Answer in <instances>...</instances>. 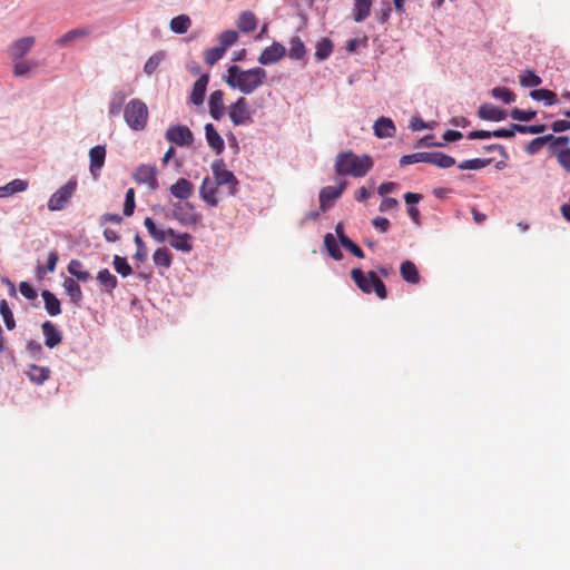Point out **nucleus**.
<instances>
[{
	"label": "nucleus",
	"mask_w": 570,
	"mask_h": 570,
	"mask_svg": "<svg viewBox=\"0 0 570 570\" xmlns=\"http://www.w3.org/2000/svg\"><path fill=\"white\" fill-rule=\"evenodd\" d=\"M267 72L262 67H254L247 70L237 65H232L227 69L226 83L237 89L243 95H250L256 91L265 81Z\"/></svg>",
	"instance_id": "nucleus-1"
},
{
	"label": "nucleus",
	"mask_w": 570,
	"mask_h": 570,
	"mask_svg": "<svg viewBox=\"0 0 570 570\" xmlns=\"http://www.w3.org/2000/svg\"><path fill=\"white\" fill-rule=\"evenodd\" d=\"M373 159L368 155L357 156L352 150L337 154L335 173L340 176L364 177L373 168Z\"/></svg>",
	"instance_id": "nucleus-2"
},
{
	"label": "nucleus",
	"mask_w": 570,
	"mask_h": 570,
	"mask_svg": "<svg viewBox=\"0 0 570 570\" xmlns=\"http://www.w3.org/2000/svg\"><path fill=\"white\" fill-rule=\"evenodd\" d=\"M351 277L363 293L371 294L372 292H375L381 299L386 298L387 291L385 284L375 272L370 271L367 275H365L361 268H353Z\"/></svg>",
	"instance_id": "nucleus-3"
},
{
	"label": "nucleus",
	"mask_w": 570,
	"mask_h": 570,
	"mask_svg": "<svg viewBox=\"0 0 570 570\" xmlns=\"http://www.w3.org/2000/svg\"><path fill=\"white\" fill-rule=\"evenodd\" d=\"M148 115L147 105L137 98L131 99L124 109V119L127 126L135 131H141L146 128Z\"/></svg>",
	"instance_id": "nucleus-4"
},
{
	"label": "nucleus",
	"mask_w": 570,
	"mask_h": 570,
	"mask_svg": "<svg viewBox=\"0 0 570 570\" xmlns=\"http://www.w3.org/2000/svg\"><path fill=\"white\" fill-rule=\"evenodd\" d=\"M212 171L216 185L224 187L227 186L228 194L235 196L238 189L239 181L233 171L228 170L223 159H216L212 164Z\"/></svg>",
	"instance_id": "nucleus-5"
},
{
	"label": "nucleus",
	"mask_w": 570,
	"mask_h": 570,
	"mask_svg": "<svg viewBox=\"0 0 570 570\" xmlns=\"http://www.w3.org/2000/svg\"><path fill=\"white\" fill-rule=\"evenodd\" d=\"M170 217L186 227L196 226L202 220V215L196 212L194 204L189 202L173 203Z\"/></svg>",
	"instance_id": "nucleus-6"
},
{
	"label": "nucleus",
	"mask_w": 570,
	"mask_h": 570,
	"mask_svg": "<svg viewBox=\"0 0 570 570\" xmlns=\"http://www.w3.org/2000/svg\"><path fill=\"white\" fill-rule=\"evenodd\" d=\"M77 189V180L69 179L63 186L58 188L48 200V208L51 212L62 210Z\"/></svg>",
	"instance_id": "nucleus-7"
},
{
	"label": "nucleus",
	"mask_w": 570,
	"mask_h": 570,
	"mask_svg": "<svg viewBox=\"0 0 570 570\" xmlns=\"http://www.w3.org/2000/svg\"><path fill=\"white\" fill-rule=\"evenodd\" d=\"M228 116L234 126H246L254 121L253 112L244 97H239L229 106Z\"/></svg>",
	"instance_id": "nucleus-8"
},
{
	"label": "nucleus",
	"mask_w": 570,
	"mask_h": 570,
	"mask_svg": "<svg viewBox=\"0 0 570 570\" xmlns=\"http://www.w3.org/2000/svg\"><path fill=\"white\" fill-rule=\"evenodd\" d=\"M347 187V181L342 180L336 187L326 186L320 190V209L321 212H327L334 204V202L340 198Z\"/></svg>",
	"instance_id": "nucleus-9"
},
{
	"label": "nucleus",
	"mask_w": 570,
	"mask_h": 570,
	"mask_svg": "<svg viewBox=\"0 0 570 570\" xmlns=\"http://www.w3.org/2000/svg\"><path fill=\"white\" fill-rule=\"evenodd\" d=\"M165 138L180 147L190 146L194 142V134L183 125L170 126L165 134Z\"/></svg>",
	"instance_id": "nucleus-10"
},
{
	"label": "nucleus",
	"mask_w": 570,
	"mask_h": 570,
	"mask_svg": "<svg viewBox=\"0 0 570 570\" xmlns=\"http://www.w3.org/2000/svg\"><path fill=\"white\" fill-rule=\"evenodd\" d=\"M134 180L139 185H147L150 190H156L158 188L157 180V168L153 165H140L136 168L134 175Z\"/></svg>",
	"instance_id": "nucleus-11"
},
{
	"label": "nucleus",
	"mask_w": 570,
	"mask_h": 570,
	"mask_svg": "<svg viewBox=\"0 0 570 570\" xmlns=\"http://www.w3.org/2000/svg\"><path fill=\"white\" fill-rule=\"evenodd\" d=\"M285 55L286 48L282 43L274 41L261 52L257 60L262 66H271L283 59Z\"/></svg>",
	"instance_id": "nucleus-12"
},
{
	"label": "nucleus",
	"mask_w": 570,
	"mask_h": 570,
	"mask_svg": "<svg viewBox=\"0 0 570 570\" xmlns=\"http://www.w3.org/2000/svg\"><path fill=\"white\" fill-rule=\"evenodd\" d=\"M35 42L36 38L32 36L16 40L8 49L9 57L12 61L22 59L35 46Z\"/></svg>",
	"instance_id": "nucleus-13"
},
{
	"label": "nucleus",
	"mask_w": 570,
	"mask_h": 570,
	"mask_svg": "<svg viewBox=\"0 0 570 570\" xmlns=\"http://www.w3.org/2000/svg\"><path fill=\"white\" fill-rule=\"evenodd\" d=\"M218 185L216 181H213L209 176H206L203 179V183L199 187V196L200 198L210 207H216L219 203L216 194H217Z\"/></svg>",
	"instance_id": "nucleus-14"
},
{
	"label": "nucleus",
	"mask_w": 570,
	"mask_h": 570,
	"mask_svg": "<svg viewBox=\"0 0 570 570\" xmlns=\"http://www.w3.org/2000/svg\"><path fill=\"white\" fill-rule=\"evenodd\" d=\"M90 158V173L97 178L100 174L101 168L105 165L106 159V148L102 145H97L89 150Z\"/></svg>",
	"instance_id": "nucleus-15"
},
{
	"label": "nucleus",
	"mask_w": 570,
	"mask_h": 570,
	"mask_svg": "<svg viewBox=\"0 0 570 570\" xmlns=\"http://www.w3.org/2000/svg\"><path fill=\"white\" fill-rule=\"evenodd\" d=\"M209 106V115L214 120H220L225 112L226 108L224 106V92L222 90H214L208 100Z\"/></svg>",
	"instance_id": "nucleus-16"
},
{
	"label": "nucleus",
	"mask_w": 570,
	"mask_h": 570,
	"mask_svg": "<svg viewBox=\"0 0 570 570\" xmlns=\"http://www.w3.org/2000/svg\"><path fill=\"white\" fill-rule=\"evenodd\" d=\"M478 116L482 120L499 122L508 117V111L492 104H483L479 107Z\"/></svg>",
	"instance_id": "nucleus-17"
},
{
	"label": "nucleus",
	"mask_w": 570,
	"mask_h": 570,
	"mask_svg": "<svg viewBox=\"0 0 570 570\" xmlns=\"http://www.w3.org/2000/svg\"><path fill=\"white\" fill-rule=\"evenodd\" d=\"M41 331L45 337V344L49 348H53L62 341V334L57 326L50 321L41 324Z\"/></svg>",
	"instance_id": "nucleus-18"
},
{
	"label": "nucleus",
	"mask_w": 570,
	"mask_h": 570,
	"mask_svg": "<svg viewBox=\"0 0 570 570\" xmlns=\"http://www.w3.org/2000/svg\"><path fill=\"white\" fill-rule=\"evenodd\" d=\"M168 236H170L173 239L170 240V246L175 248L176 250L189 253L193 249L191 244V235L188 233L178 234L173 228H168Z\"/></svg>",
	"instance_id": "nucleus-19"
},
{
	"label": "nucleus",
	"mask_w": 570,
	"mask_h": 570,
	"mask_svg": "<svg viewBox=\"0 0 570 570\" xmlns=\"http://www.w3.org/2000/svg\"><path fill=\"white\" fill-rule=\"evenodd\" d=\"M204 129L208 146L214 150L216 155H220L225 149L224 139L213 124H206Z\"/></svg>",
	"instance_id": "nucleus-20"
},
{
	"label": "nucleus",
	"mask_w": 570,
	"mask_h": 570,
	"mask_svg": "<svg viewBox=\"0 0 570 570\" xmlns=\"http://www.w3.org/2000/svg\"><path fill=\"white\" fill-rule=\"evenodd\" d=\"M209 81V75L203 73L194 83L193 90L190 94V102L200 106L204 102L206 88Z\"/></svg>",
	"instance_id": "nucleus-21"
},
{
	"label": "nucleus",
	"mask_w": 570,
	"mask_h": 570,
	"mask_svg": "<svg viewBox=\"0 0 570 570\" xmlns=\"http://www.w3.org/2000/svg\"><path fill=\"white\" fill-rule=\"evenodd\" d=\"M169 191L174 197L187 200L193 195L194 185L186 178H179L170 186Z\"/></svg>",
	"instance_id": "nucleus-22"
},
{
	"label": "nucleus",
	"mask_w": 570,
	"mask_h": 570,
	"mask_svg": "<svg viewBox=\"0 0 570 570\" xmlns=\"http://www.w3.org/2000/svg\"><path fill=\"white\" fill-rule=\"evenodd\" d=\"M374 134L379 138H390L395 135L396 128L392 119L387 117H380L373 126Z\"/></svg>",
	"instance_id": "nucleus-23"
},
{
	"label": "nucleus",
	"mask_w": 570,
	"mask_h": 570,
	"mask_svg": "<svg viewBox=\"0 0 570 570\" xmlns=\"http://www.w3.org/2000/svg\"><path fill=\"white\" fill-rule=\"evenodd\" d=\"M29 183L26 179L16 178L3 186H0V198H7L28 189Z\"/></svg>",
	"instance_id": "nucleus-24"
},
{
	"label": "nucleus",
	"mask_w": 570,
	"mask_h": 570,
	"mask_svg": "<svg viewBox=\"0 0 570 570\" xmlns=\"http://www.w3.org/2000/svg\"><path fill=\"white\" fill-rule=\"evenodd\" d=\"M469 139H490V138H511L510 128H500L495 130H472L468 134Z\"/></svg>",
	"instance_id": "nucleus-25"
},
{
	"label": "nucleus",
	"mask_w": 570,
	"mask_h": 570,
	"mask_svg": "<svg viewBox=\"0 0 570 570\" xmlns=\"http://www.w3.org/2000/svg\"><path fill=\"white\" fill-rule=\"evenodd\" d=\"M372 4L373 0H354L352 10L354 21L360 23L367 19L371 14Z\"/></svg>",
	"instance_id": "nucleus-26"
},
{
	"label": "nucleus",
	"mask_w": 570,
	"mask_h": 570,
	"mask_svg": "<svg viewBox=\"0 0 570 570\" xmlns=\"http://www.w3.org/2000/svg\"><path fill=\"white\" fill-rule=\"evenodd\" d=\"M127 95L122 90L115 91L108 105V114L110 117H117L125 109Z\"/></svg>",
	"instance_id": "nucleus-27"
},
{
	"label": "nucleus",
	"mask_w": 570,
	"mask_h": 570,
	"mask_svg": "<svg viewBox=\"0 0 570 570\" xmlns=\"http://www.w3.org/2000/svg\"><path fill=\"white\" fill-rule=\"evenodd\" d=\"M41 296L43 298L45 308L50 316H57L61 313V303L53 293L43 289Z\"/></svg>",
	"instance_id": "nucleus-28"
},
{
	"label": "nucleus",
	"mask_w": 570,
	"mask_h": 570,
	"mask_svg": "<svg viewBox=\"0 0 570 570\" xmlns=\"http://www.w3.org/2000/svg\"><path fill=\"white\" fill-rule=\"evenodd\" d=\"M91 33V30L89 28H76L68 32H66L63 36L58 38L56 40V45L58 47H66L69 42L88 37Z\"/></svg>",
	"instance_id": "nucleus-29"
},
{
	"label": "nucleus",
	"mask_w": 570,
	"mask_h": 570,
	"mask_svg": "<svg viewBox=\"0 0 570 570\" xmlns=\"http://www.w3.org/2000/svg\"><path fill=\"white\" fill-rule=\"evenodd\" d=\"M68 273L75 277L77 282H88L91 275L88 271L83 269V264L78 259H71L68 264Z\"/></svg>",
	"instance_id": "nucleus-30"
},
{
	"label": "nucleus",
	"mask_w": 570,
	"mask_h": 570,
	"mask_svg": "<svg viewBox=\"0 0 570 570\" xmlns=\"http://www.w3.org/2000/svg\"><path fill=\"white\" fill-rule=\"evenodd\" d=\"M529 96L533 100L543 101L546 106H553L559 102L557 94L546 88L531 90Z\"/></svg>",
	"instance_id": "nucleus-31"
},
{
	"label": "nucleus",
	"mask_w": 570,
	"mask_h": 570,
	"mask_svg": "<svg viewBox=\"0 0 570 570\" xmlns=\"http://www.w3.org/2000/svg\"><path fill=\"white\" fill-rule=\"evenodd\" d=\"M257 19L252 11H244L239 14L237 20V28L244 32L248 33L256 29Z\"/></svg>",
	"instance_id": "nucleus-32"
},
{
	"label": "nucleus",
	"mask_w": 570,
	"mask_h": 570,
	"mask_svg": "<svg viewBox=\"0 0 570 570\" xmlns=\"http://www.w3.org/2000/svg\"><path fill=\"white\" fill-rule=\"evenodd\" d=\"M67 295L70 297L71 302L75 304H79L82 301V291L77 281L72 277H67L62 284Z\"/></svg>",
	"instance_id": "nucleus-33"
},
{
	"label": "nucleus",
	"mask_w": 570,
	"mask_h": 570,
	"mask_svg": "<svg viewBox=\"0 0 570 570\" xmlns=\"http://www.w3.org/2000/svg\"><path fill=\"white\" fill-rule=\"evenodd\" d=\"M38 67L36 60H16L13 61L12 73L17 78L30 77V71Z\"/></svg>",
	"instance_id": "nucleus-34"
},
{
	"label": "nucleus",
	"mask_w": 570,
	"mask_h": 570,
	"mask_svg": "<svg viewBox=\"0 0 570 570\" xmlns=\"http://www.w3.org/2000/svg\"><path fill=\"white\" fill-rule=\"evenodd\" d=\"M400 273L402 278L407 283L416 284L420 281L417 268L411 261H405L401 264Z\"/></svg>",
	"instance_id": "nucleus-35"
},
{
	"label": "nucleus",
	"mask_w": 570,
	"mask_h": 570,
	"mask_svg": "<svg viewBox=\"0 0 570 570\" xmlns=\"http://www.w3.org/2000/svg\"><path fill=\"white\" fill-rule=\"evenodd\" d=\"M430 164L439 168H450L455 165V159L441 151H432L430 154Z\"/></svg>",
	"instance_id": "nucleus-36"
},
{
	"label": "nucleus",
	"mask_w": 570,
	"mask_h": 570,
	"mask_svg": "<svg viewBox=\"0 0 570 570\" xmlns=\"http://www.w3.org/2000/svg\"><path fill=\"white\" fill-rule=\"evenodd\" d=\"M153 259L158 267L169 268L173 264V255L166 247L157 248L153 255Z\"/></svg>",
	"instance_id": "nucleus-37"
},
{
	"label": "nucleus",
	"mask_w": 570,
	"mask_h": 570,
	"mask_svg": "<svg viewBox=\"0 0 570 570\" xmlns=\"http://www.w3.org/2000/svg\"><path fill=\"white\" fill-rule=\"evenodd\" d=\"M306 49L302 39L297 36L292 37L289 41L288 57L294 60H301L305 57Z\"/></svg>",
	"instance_id": "nucleus-38"
},
{
	"label": "nucleus",
	"mask_w": 570,
	"mask_h": 570,
	"mask_svg": "<svg viewBox=\"0 0 570 570\" xmlns=\"http://www.w3.org/2000/svg\"><path fill=\"white\" fill-rule=\"evenodd\" d=\"M191 24L190 18L186 14L174 17L170 21V30L175 33H186Z\"/></svg>",
	"instance_id": "nucleus-39"
},
{
	"label": "nucleus",
	"mask_w": 570,
	"mask_h": 570,
	"mask_svg": "<svg viewBox=\"0 0 570 570\" xmlns=\"http://www.w3.org/2000/svg\"><path fill=\"white\" fill-rule=\"evenodd\" d=\"M333 51V42L330 38H322L316 45L315 58L318 61L327 59Z\"/></svg>",
	"instance_id": "nucleus-40"
},
{
	"label": "nucleus",
	"mask_w": 570,
	"mask_h": 570,
	"mask_svg": "<svg viewBox=\"0 0 570 570\" xmlns=\"http://www.w3.org/2000/svg\"><path fill=\"white\" fill-rule=\"evenodd\" d=\"M491 163V158H473L459 163L458 167L462 170H479L489 166Z\"/></svg>",
	"instance_id": "nucleus-41"
},
{
	"label": "nucleus",
	"mask_w": 570,
	"mask_h": 570,
	"mask_svg": "<svg viewBox=\"0 0 570 570\" xmlns=\"http://www.w3.org/2000/svg\"><path fill=\"white\" fill-rule=\"evenodd\" d=\"M430 154L428 151H419L414 154L404 155L400 158L401 166H407L417 163L430 164Z\"/></svg>",
	"instance_id": "nucleus-42"
},
{
	"label": "nucleus",
	"mask_w": 570,
	"mask_h": 570,
	"mask_svg": "<svg viewBox=\"0 0 570 570\" xmlns=\"http://www.w3.org/2000/svg\"><path fill=\"white\" fill-rule=\"evenodd\" d=\"M97 279L105 286L106 291L111 292L118 285L117 277L108 268L100 269Z\"/></svg>",
	"instance_id": "nucleus-43"
},
{
	"label": "nucleus",
	"mask_w": 570,
	"mask_h": 570,
	"mask_svg": "<svg viewBox=\"0 0 570 570\" xmlns=\"http://www.w3.org/2000/svg\"><path fill=\"white\" fill-rule=\"evenodd\" d=\"M324 245L328 252V255L333 259L341 261L343 258V254L337 245V242L331 233L324 236Z\"/></svg>",
	"instance_id": "nucleus-44"
},
{
	"label": "nucleus",
	"mask_w": 570,
	"mask_h": 570,
	"mask_svg": "<svg viewBox=\"0 0 570 570\" xmlns=\"http://www.w3.org/2000/svg\"><path fill=\"white\" fill-rule=\"evenodd\" d=\"M491 96L507 105L514 102L517 99L515 94L507 87H494L491 90Z\"/></svg>",
	"instance_id": "nucleus-45"
},
{
	"label": "nucleus",
	"mask_w": 570,
	"mask_h": 570,
	"mask_svg": "<svg viewBox=\"0 0 570 570\" xmlns=\"http://www.w3.org/2000/svg\"><path fill=\"white\" fill-rule=\"evenodd\" d=\"M165 59V52L164 51H157L154 55H151L144 66V71L148 76L153 75L159 67L160 62Z\"/></svg>",
	"instance_id": "nucleus-46"
},
{
	"label": "nucleus",
	"mask_w": 570,
	"mask_h": 570,
	"mask_svg": "<svg viewBox=\"0 0 570 570\" xmlns=\"http://www.w3.org/2000/svg\"><path fill=\"white\" fill-rule=\"evenodd\" d=\"M0 314L3 318L6 327L9 331H12L16 327V321L13 317V313L6 299L0 301Z\"/></svg>",
	"instance_id": "nucleus-47"
},
{
	"label": "nucleus",
	"mask_w": 570,
	"mask_h": 570,
	"mask_svg": "<svg viewBox=\"0 0 570 570\" xmlns=\"http://www.w3.org/2000/svg\"><path fill=\"white\" fill-rule=\"evenodd\" d=\"M519 81L522 87L531 88L541 85L542 79L533 70L528 69L520 75Z\"/></svg>",
	"instance_id": "nucleus-48"
},
{
	"label": "nucleus",
	"mask_w": 570,
	"mask_h": 570,
	"mask_svg": "<svg viewBox=\"0 0 570 570\" xmlns=\"http://www.w3.org/2000/svg\"><path fill=\"white\" fill-rule=\"evenodd\" d=\"M28 376L32 382L40 384L49 377V370L47 367L31 365Z\"/></svg>",
	"instance_id": "nucleus-49"
},
{
	"label": "nucleus",
	"mask_w": 570,
	"mask_h": 570,
	"mask_svg": "<svg viewBox=\"0 0 570 570\" xmlns=\"http://www.w3.org/2000/svg\"><path fill=\"white\" fill-rule=\"evenodd\" d=\"M112 264H114L115 271L122 277H127L132 273L131 266L128 264L127 259L122 256L115 255Z\"/></svg>",
	"instance_id": "nucleus-50"
},
{
	"label": "nucleus",
	"mask_w": 570,
	"mask_h": 570,
	"mask_svg": "<svg viewBox=\"0 0 570 570\" xmlns=\"http://www.w3.org/2000/svg\"><path fill=\"white\" fill-rule=\"evenodd\" d=\"M225 52L224 48L219 46L209 48L204 53V60L209 66H213L223 58Z\"/></svg>",
	"instance_id": "nucleus-51"
},
{
	"label": "nucleus",
	"mask_w": 570,
	"mask_h": 570,
	"mask_svg": "<svg viewBox=\"0 0 570 570\" xmlns=\"http://www.w3.org/2000/svg\"><path fill=\"white\" fill-rule=\"evenodd\" d=\"M509 116L517 121H531L535 116L537 111L529 109V110H522L519 108H513L510 110Z\"/></svg>",
	"instance_id": "nucleus-52"
},
{
	"label": "nucleus",
	"mask_w": 570,
	"mask_h": 570,
	"mask_svg": "<svg viewBox=\"0 0 570 570\" xmlns=\"http://www.w3.org/2000/svg\"><path fill=\"white\" fill-rule=\"evenodd\" d=\"M548 141L549 137H547V135L537 137L525 146V153L529 155H535L542 149L544 145L548 144Z\"/></svg>",
	"instance_id": "nucleus-53"
},
{
	"label": "nucleus",
	"mask_w": 570,
	"mask_h": 570,
	"mask_svg": "<svg viewBox=\"0 0 570 570\" xmlns=\"http://www.w3.org/2000/svg\"><path fill=\"white\" fill-rule=\"evenodd\" d=\"M238 40V33L235 30H226L219 35V47L226 51L228 47L233 46Z\"/></svg>",
	"instance_id": "nucleus-54"
},
{
	"label": "nucleus",
	"mask_w": 570,
	"mask_h": 570,
	"mask_svg": "<svg viewBox=\"0 0 570 570\" xmlns=\"http://www.w3.org/2000/svg\"><path fill=\"white\" fill-rule=\"evenodd\" d=\"M549 137V151L552 155H556L558 151L556 149L557 146H566L570 142V138L568 136H554L552 134L547 135Z\"/></svg>",
	"instance_id": "nucleus-55"
},
{
	"label": "nucleus",
	"mask_w": 570,
	"mask_h": 570,
	"mask_svg": "<svg viewBox=\"0 0 570 570\" xmlns=\"http://www.w3.org/2000/svg\"><path fill=\"white\" fill-rule=\"evenodd\" d=\"M341 245L351 252L354 256L357 258L364 257V252L360 246H357L352 239H350L347 236L341 237Z\"/></svg>",
	"instance_id": "nucleus-56"
},
{
	"label": "nucleus",
	"mask_w": 570,
	"mask_h": 570,
	"mask_svg": "<svg viewBox=\"0 0 570 570\" xmlns=\"http://www.w3.org/2000/svg\"><path fill=\"white\" fill-rule=\"evenodd\" d=\"M136 207L135 203V190L129 188L126 191L125 203H124V215L129 217L134 214Z\"/></svg>",
	"instance_id": "nucleus-57"
},
{
	"label": "nucleus",
	"mask_w": 570,
	"mask_h": 570,
	"mask_svg": "<svg viewBox=\"0 0 570 570\" xmlns=\"http://www.w3.org/2000/svg\"><path fill=\"white\" fill-rule=\"evenodd\" d=\"M134 242L136 244V247H137V250L134 255V258L140 261V262H144L147 259V255H148V252H147V247L142 240V238L137 234L134 238Z\"/></svg>",
	"instance_id": "nucleus-58"
},
{
	"label": "nucleus",
	"mask_w": 570,
	"mask_h": 570,
	"mask_svg": "<svg viewBox=\"0 0 570 570\" xmlns=\"http://www.w3.org/2000/svg\"><path fill=\"white\" fill-rule=\"evenodd\" d=\"M558 164L570 173V148L562 149L556 154Z\"/></svg>",
	"instance_id": "nucleus-59"
},
{
	"label": "nucleus",
	"mask_w": 570,
	"mask_h": 570,
	"mask_svg": "<svg viewBox=\"0 0 570 570\" xmlns=\"http://www.w3.org/2000/svg\"><path fill=\"white\" fill-rule=\"evenodd\" d=\"M19 291L21 295L29 301L36 299L38 296L37 291L28 282H21L19 284Z\"/></svg>",
	"instance_id": "nucleus-60"
},
{
	"label": "nucleus",
	"mask_w": 570,
	"mask_h": 570,
	"mask_svg": "<svg viewBox=\"0 0 570 570\" xmlns=\"http://www.w3.org/2000/svg\"><path fill=\"white\" fill-rule=\"evenodd\" d=\"M409 128L412 131H419L423 129H432V126L429 122L423 121L419 116L412 117Z\"/></svg>",
	"instance_id": "nucleus-61"
},
{
	"label": "nucleus",
	"mask_w": 570,
	"mask_h": 570,
	"mask_svg": "<svg viewBox=\"0 0 570 570\" xmlns=\"http://www.w3.org/2000/svg\"><path fill=\"white\" fill-rule=\"evenodd\" d=\"M372 225L382 233H386L390 228V220L385 217L377 216L372 219Z\"/></svg>",
	"instance_id": "nucleus-62"
},
{
	"label": "nucleus",
	"mask_w": 570,
	"mask_h": 570,
	"mask_svg": "<svg viewBox=\"0 0 570 570\" xmlns=\"http://www.w3.org/2000/svg\"><path fill=\"white\" fill-rule=\"evenodd\" d=\"M397 205H399V202L395 198L386 197L381 202L379 209H380V212L384 213V212H389L391 209L396 208Z\"/></svg>",
	"instance_id": "nucleus-63"
},
{
	"label": "nucleus",
	"mask_w": 570,
	"mask_h": 570,
	"mask_svg": "<svg viewBox=\"0 0 570 570\" xmlns=\"http://www.w3.org/2000/svg\"><path fill=\"white\" fill-rule=\"evenodd\" d=\"M551 129L553 132H563L570 130V121L569 120H556L551 124Z\"/></svg>",
	"instance_id": "nucleus-64"
}]
</instances>
